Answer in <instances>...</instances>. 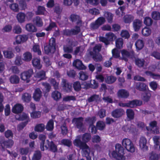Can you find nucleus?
<instances>
[{
  "label": "nucleus",
  "instance_id": "1",
  "mask_svg": "<svg viewBox=\"0 0 160 160\" xmlns=\"http://www.w3.org/2000/svg\"><path fill=\"white\" fill-rule=\"evenodd\" d=\"M91 135L89 134L85 133L82 137V138L83 142L81 141V137L80 136H77L73 141L74 145L79 147L82 149V154L87 158V160H91L92 156L94 155L93 152L90 153V149L89 147L86 144L91 138Z\"/></svg>",
  "mask_w": 160,
  "mask_h": 160
},
{
  "label": "nucleus",
  "instance_id": "2",
  "mask_svg": "<svg viewBox=\"0 0 160 160\" xmlns=\"http://www.w3.org/2000/svg\"><path fill=\"white\" fill-rule=\"evenodd\" d=\"M124 149L119 144H117L115 146V151H110L109 156L118 160H124L126 157L124 155Z\"/></svg>",
  "mask_w": 160,
  "mask_h": 160
},
{
  "label": "nucleus",
  "instance_id": "3",
  "mask_svg": "<svg viewBox=\"0 0 160 160\" xmlns=\"http://www.w3.org/2000/svg\"><path fill=\"white\" fill-rule=\"evenodd\" d=\"M122 144L126 150L131 153H133L135 151V147L132 141L128 138L123 139L122 142Z\"/></svg>",
  "mask_w": 160,
  "mask_h": 160
},
{
  "label": "nucleus",
  "instance_id": "4",
  "mask_svg": "<svg viewBox=\"0 0 160 160\" xmlns=\"http://www.w3.org/2000/svg\"><path fill=\"white\" fill-rule=\"evenodd\" d=\"M55 39L52 38L49 40L48 45L44 47L45 53L47 54H48L50 52L53 53L55 51Z\"/></svg>",
  "mask_w": 160,
  "mask_h": 160
},
{
  "label": "nucleus",
  "instance_id": "5",
  "mask_svg": "<svg viewBox=\"0 0 160 160\" xmlns=\"http://www.w3.org/2000/svg\"><path fill=\"white\" fill-rule=\"evenodd\" d=\"M105 21V18L102 17H100L98 18L94 22L91 23L90 25L91 29L95 30L97 29Z\"/></svg>",
  "mask_w": 160,
  "mask_h": 160
},
{
  "label": "nucleus",
  "instance_id": "6",
  "mask_svg": "<svg viewBox=\"0 0 160 160\" xmlns=\"http://www.w3.org/2000/svg\"><path fill=\"white\" fill-rule=\"evenodd\" d=\"M157 123L156 121H152L149 123V127H146V129L148 131L155 134L159 133V128L157 127Z\"/></svg>",
  "mask_w": 160,
  "mask_h": 160
},
{
  "label": "nucleus",
  "instance_id": "7",
  "mask_svg": "<svg viewBox=\"0 0 160 160\" xmlns=\"http://www.w3.org/2000/svg\"><path fill=\"white\" fill-rule=\"evenodd\" d=\"M142 103V101H131L129 103H128L121 102L119 103V105L121 107L133 108L141 105Z\"/></svg>",
  "mask_w": 160,
  "mask_h": 160
},
{
  "label": "nucleus",
  "instance_id": "8",
  "mask_svg": "<svg viewBox=\"0 0 160 160\" xmlns=\"http://www.w3.org/2000/svg\"><path fill=\"white\" fill-rule=\"evenodd\" d=\"M16 118L19 120H26V122H22L18 125V128L19 130H21L26 125L29 121V118L28 115L24 113H22V115L20 116L19 118H18L16 117Z\"/></svg>",
  "mask_w": 160,
  "mask_h": 160
},
{
  "label": "nucleus",
  "instance_id": "9",
  "mask_svg": "<svg viewBox=\"0 0 160 160\" xmlns=\"http://www.w3.org/2000/svg\"><path fill=\"white\" fill-rule=\"evenodd\" d=\"M33 74L32 69H29L28 71L24 72L20 75V78L22 80L26 81L27 83L29 82V78Z\"/></svg>",
  "mask_w": 160,
  "mask_h": 160
},
{
  "label": "nucleus",
  "instance_id": "10",
  "mask_svg": "<svg viewBox=\"0 0 160 160\" xmlns=\"http://www.w3.org/2000/svg\"><path fill=\"white\" fill-rule=\"evenodd\" d=\"M121 53L122 59L125 61H128V58H132L135 56L134 52L132 50L129 52L126 50L123 49L121 51Z\"/></svg>",
  "mask_w": 160,
  "mask_h": 160
},
{
  "label": "nucleus",
  "instance_id": "11",
  "mask_svg": "<svg viewBox=\"0 0 160 160\" xmlns=\"http://www.w3.org/2000/svg\"><path fill=\"white\" fill-rule=\"evenodd\" d=\"M61 85L63 89L67 92H69L71 90L72 85L66 79L62 78L61 83Z\"/></svg>",
  "mask_w": 160,
  "mask_h": 160
},
{
  "label": "nucleus",
  "instance_id": "12",
  "mask_svg": "<svg viewBox=\"0 0 160 160\" xmlns=\"http://www.w3.org/2000/svg\"><path fill=\"white\" fill-rule=\"evenodd\" d=\"M28 39V37L27 35H18L15 38V42H13V44H15V43L17 44H20L26 41Z\"/></svg>",
  "mask_w": 160,
  "mask_h": 160
},
{
  "label": "nucleus",
  "instance_id": "13",
  "mask_svg": "<svg viewBox=\"0 0 160 160\" xmlns=\"http://www.w3.org/2000/svg\"><path fill=\"white\" fill-rule=\"evenodd\" d=\"M147 140L143 137H141L139 140V146L140 149L142 151H146L148 150V147L147 145Z\"/></svg>",
  "mask_w": 160,
  "mask_h": 160
},
{
  "label": "nucleus",
  "instance_id": "14",
  "mask_svg": "<svg viewBox=\"0 0 160 160\" xmlns=\"http://www.w3.org/2000/svg\"><path fill=\"white\" fill-rule=\"evenodd\" d=\"M70 19L72 22H76L78 25H81L82 21L79 15L72 14L70 16Z\"/></svg>",
  "mask_w": 160,
  "mask_h": 160
},
{
  "label": "nucleus",
  "instance_id": "15",
  "mask_svg": "<svg viewBox=\"0 0 160 160\" xmlns=\"http://www.w3.org/2000/svg\"><path fill=\"white\" fill-rule=\"evenodd\" d=\"M142 22L141 20L136 19L132 23L133 27L135 32L138 31L142 26Z\"/></svg>",
  "mask_w": 160,
  "mask_h": 160
},
{
  "label": "nucleus",
  "instance_id": "16",
  "mask_svg": "<svg viewBox=\"0 0 160 160\" xmlns=\"http://www.w3.org/2000/svg\"><path fill=\"white\" fill-rule=\"evenodd\" d=\"M44 146L46 149H49L53 152H55L57 151V146L52 142H49L47 140L45 143Z\"/></svg>",
  "mask_w": 160,
  "mask_h": 160
},
{
  "label": "nucleus",
  "instance_id": "17",
  "mask_svg": "<svg viewBox=\"0 0 160 160\" xmlns=\"http://www.w3.org/2000/svg\"><path fill=\"white\" fill-rule=\"evenodd\" d=\"M72 64L73 66L75 67L78 69H84L86 68V67L82 63V62L78 59L75 60L73 61Z\"/></svg>",
  "mask_w": 160,
  "mask_h": 160
},
{
  "label": "nucleus",
  "instance_id": "18",
  "mask_svg": "<svg viewBox=\"0 0 160 160\" xmlns=\"http://www.w3.org/2000/svg\"><path fill=\"white\" fill-rule=\"evenodd\" d=\"M87 120L91 123L89 127V130L92 133H96L97 132L96 128L95 126L92 125L93 123L96 121L95 118L94 117L92 118H89Z\"/></svg>",
  "mask_w": 160,
  "mask_h": 160
},
{
  "label": "nucleus",
  "instance_id": "19",
  "mask_svg": "<svg viewBox=\"0 0 160 160\" xmlns=\"http://www.w3.org/2000/svg\"><path fill=\"white\" fill-rule=\"evenodd\" d=\"M136 88L140 91H145L146 90L148 86L146 84L143 82H137L135 83Z\"/></svg>",
  "mask_w": 160,
  "mask_h": 160
},
{
  "label": "nucleus",
  "instance_id": "20",
  "mask_svg": "<svg viewBox=\"0 0 160 160\" xmlns=\"http://www.w3.org/2000/svg\"><path fill=\"white\" fill-rule=\"evenodd\" d=\"M22 106L20 104H17L12 108V111L15 113H21L23 110Z\"/></svg>",
  "mask_w": 160,
  "mask_h": 160
},
{
  "label": "nucleus",
  "instance_id": "21",
  "mask_svg": "<svg viewBox=\"0 0 160 160\" xmlns=\"http://www.w3.org/2000/svg\"><path fill=\"white\" fill-rule=\"evenodd\" d=\"M3 53L4 56L8 59L12 58L14 56L12 50L11 48L8 49L7 50L4 51H3Z\"/></svg>",
  "mask_w": 160,
  "mask_h": 160
},
{
  "label": "nucleus",
  "instance_id": "22",
  "mask_svg": "<svg viewBox=\"0 0 160 160\" xmlns=\"http://www.w3.org/2000/svg\"><path fill=\"white\" fill-rule=\"evenodd\" d=\"M26 17L25 14L22 12L18 13L16 16V18L18 22L20 23H23L25 21Z\"/></svg>",
  "mask_w": 160,
  "mask_h": 160
},
{
  "label": "nucleus",
  "instance_id": "23",
  "mask_svg": "<svg viewBox=\"0 0 160 160\" xmlns=\"http://www.w3.org/2000/svg\"><path fill=\"white\" fill-rule=\"evenodd\" d=\"M32 62L34 67L38 69H40L42 67V65L41 64L40 60L39 58H34L32 61Z\"/></svg>",
  "mask_w": 160,
  "mask_h": 160
},
{
  "label": "nucleus",
  "instance_id": "24",
  "mask_svg": "<svg viewBox=\"0 0 160 160\" xmlns=\"http://www.w3.org/2000/svg\"><path fill=\"white\" fill-rule=\"evenodd\" d=\"M118 95L119 97L126 98L129 96V93L126 90L122 89L118 91Z\"/></svg>",
  "mask_w": 160,
  "mask_h": 160
},
{
  "label": "nucleus",
  "instance_id": "25",
  "mask_svg": "<svg viewBox=\"0 0 160 160\" xmlns=\"http://www.w3.org/2000/svg\"><path fill=\"white\" fill-rule=\"evenodd\" d=\"M42 92L39 88H37L33 94V98L34 100H38L42 96Z\"/></svg>",
  "mask_w": 160,
  "mask_h": 160
},
{
  "label": "nucleus",
  "instance_id": "26",
  "mask_svg": "<svg viewBox=\"0 0 160 160\" xmlns=\"http://www.w3.org/2000/svg\"><path fill=\"white\" fill-rule=\"evenodd\" d=\"M83 118H75L72 121V123L75 125L78 128H80L82 126Z\"/></svg>",
  "mask_w": 160,
  "mask_h": 160
},
{
  "label": "nucleus",
  "instance_id": "27",
  "mask_svg": "<svg viewBox=\"0 0 160 160\" xmlns=\"http://www.w3.org/2000/svg\"><path fill=\"white\" fill-rule=\"evenodd\" d=\"M124 113L122 109H117L112 112V115L113 117L117 118L121 117Z\"/></svg>",
  "mask_w": 160,
  "mask_h": 160
},
{
  "label": "nucleus",
  "instance_id": "28",
  "mask_svg": "<svg viewBox=\"0 0 160 160\" xmlns=\"http://www.w3.org/2000/svg\"><path fill=\"white\" fill-rule=\"evenodd\" d=\"M136 49L137 51L141 50L144 47V43L142 40L138 39L137 40L135 43Z\"/></svg>",
  "mask_w": 160,
  "mask_h": 160
},
{
  "label": "nucleus",
  "instance_id": "29",
  "mask_svg": "<svg viewBox=\"0 0 160 160\" xmlns=\"http://www.w3.org/2000/svg\"><path fill=\"white\" fill-rule=\"evenodd\" d=\"M51 96L54 100H58L61 99L62 94L60 92L55 90L52 92Z\"/></svg>",
  "mask_w": 160,
  "mask_h": 160
},
{
  "label": "nucleus",
  "instance_id": "30",
  "mask_svg": "<svg viewBox=\"0 0 160 160\" xmlns=\"http://www.w3.org/2000/svg\"><path fill=\"white\" fill-rule=\"evenodd\" d=\"M25 28L26 30L29 32H35L37 31V29L35 26L31 23L27 24Z\"/></svg>",
  "mask_w": 160,
  "mask_h": 160
},
{
  "label": "nucleus",
  "instance_id": "31",
  "mask_svg": "<svg viewBox=\"0 0 160 160\" xmlns=\"http://www.w3.org/2000/svg\"><path fill=\"white\" fill-rule=\"evenodd\" d=\"M9 80L11 83L16 84L19 83L20 78L18 76L16 75H13L10 77Z\"/></svg>",
  "mask_w": 160,
  "mask_h": 160
},
{
  "label": "nucleus",
  "instance_id": "32",
  "mask_svg": "<svg viewBox=\"0 0 160 160\" xmlns=\"http://www.w3.org/2000/svg\"><path fill=\"white\" fill-rule=\"evenodd\" d=\"M32 57L31 53L29 52H27L23 54L22 59L25 62H29L31 60Z\"/></svg>",
  "mask_w": 160,
  "mask_h": 160
},
{
  "label": "nucleus",
  "instance_id": "33",
  "mask_svg": "<svg viewBox=\"0 0 160 160\" xmlns=\"http://www.w3.org/2000/svg\"><path fill=\"white\" fill-rule=\"evenodd\" d=\"M45 76V72L43 71H41L37 72L35 75V77L38 79L39 80L44 79Z\"/></svg>",
  "mask_w": 160,
  "mask_h": 160
},
{
  "label": "nucleus",
  "instance_id": "34",
  "mask_svg": "<svg viewBox=\"0 0 160 160\" xmlns=\"http://www.w3.org/2000/svg\"><path fill=\"white\" fill-rule=\"evenodd\" d=\"M145 73L147 76H149L155 79H157L160 77V75L155 74L150 71H146Z\"/></svg>",
  "mask_w": 160,
  "mask_h": 160
},
{
  "label": "nucleus",
  "instance_id": "35",
  "mask_svg": "<svg viewBox=\"0 0 160 160\" xmlns=\"http://www.w3.org/2000/svg\"><path fill=\"white\" fill-rule=\"evenodd\" d=\"M122 129L126 132H133L134 131V126L132 125L124 126L122 127Z\"/></svg>",
  "mask_w": 160,
  "mask_h": 160
},
{
  "label": "nucleus",
  "instance_id": "36",
  "mask_svg": "<svg viewBox=\"0 0 160 160\" xmlns=\"http://www.w3.org/2000/svg\"><path fill=\"white\" fill-rule=\"evenodd\" d=\"M136 64L139 67H143L145 61L143 59L138 58L135 60Z\"/></svg>",
  "mask_w": 160,
  "mask_h": 160
},
{
  "label": "nucleus",
  "instance_id": "37",
  "mask_svg": "<svg viewBox=\"0 0 160 160\" xmlns=\"http://www.w3.org/2000/svg\"><path fill=\"white\" fill-rule=\"evenodd\" d=\"M116 77L112 76H108L105 78V82L108 84H112L116 80Z\"/></svg>",
  "mask_w": 160,
  "mask_h": 160
},
{
  "label": "nucleus",
  "instance_id": "38",
  "mask_svg": "<svg viewBox=\"0 0 160 160\" xmlns=\"http://www.w3.org/2000/svg\"><path fill=\"white\" fill-rule=\"evenodd\" d=\"M104 16L107 19L108 22H112L113 15L111 13L108 12H105L104 13Z\"/></svg>",
  "mask_w": 160,
  "mask_h": 160
},
{
  "label": "nucleus",
  "instance_id": "39",
  "mask_svg": "<svg viewBox=\"0 0 160 160\" xmlns=\"http://www.w3.org/2000/svg\"><path fill=\"white\" fill-rule=\"evenodd\" d=\"M33 22L38 27H41L43 25L42 20L38 16L36 17L34 19Z\"/></svg>",
  "mask_w": 160,
  "mask_h": 160
},
{
  "label": "nucleus",
  "instance_id": "40",
  "mask_svg": "<svg viewBox=\"0 0 160 160\" xmlns=\"http://www.w3.org/2000/svg\"><path fill=\"white\" fill-rule=\"evenodd\" d=\"M46 138L45 136L42 134H41L39 136V139L42 141V142L40 144V148L42 151H44V142L46 139Z\"/></svg>",
  "mask_w": 160,
  "mask_h": 160
},
{
  "label": "nucleus",
  "instance_id": "41",
  "mask_svg": "<svg viewBox=\"0 0 160 160\" xmlns=\"http://www.w3.org/2000/svg\"><path fill=\"white\" fill-rule=\"evenodd\" d=\"M54 122L52 120H50L47 123L46 128L48 131H51L53 128Z\"/></svg>",
  "mask_w": 160,
  "mask_h": 160
},
{
  "label": "nucleus",
  "instance_id": "42",
  "mask_svg": "<svg viewBox=\"0 0 160 160\" xmlns=\"http://www.w3.org/2000/svg\"><path fill=\"white\" fill-rule=\"evenodd\" d=\"M159 157V155L152 152L150 153L149 156V160H158Z\"/></svg>",
  "mask_w": 160,
  "mask_h": 160
},
{
  "label": "nucleus",
  "instance_id": "43",
  "mask_svg": "<svg viewBox=\"0 0 160 160\" xmlns=\"http://www.w3.org/2000/svg\"><path fill=\"white\" fill-rule=\"evenodd\" d=\"M45 129V125L43 124L37 125L35 128V130L38 132H42Z\"/></svg>",
  "mask_w": 160,
  "mask_h": 160
},
{
  "label": "nucleus",
  "instance_id": "44",
  "mask_svg": "<svg viewBox=\"0 0 160 160\" xmlns=\"http://www.w3.org/2000/svg\"><path fill=\"white\" fill-rule=\"evenodd\" d=\"M123 39L121 38L117 39L116 41V46L117 48L120 49L122 47Z\"/></svg>",
  "mask_w": 160,
  "mask_h": 160
},
{
  "label": "nucleus",
  "instance_id": "45",
  "mask_svg": "<svg viewBox=\"0 0 160 160\" xmlns=\"http://www.w3.org/2000/svg\"><path fill=\"white\" fill-rule=\"evenodd\" d=\"M13 144V141L12 140H9L7 141H6L3 144H1V146L3 147V145L6 148H10L12 147Z\"/></svg>",
  "mask_w": 160,
  "mask_h": 160
},
{
  "label": "nucleus",
  "instance_id": "46",
  "mask_svg": "<svg viewBox=\"0 0 160 160\" xmlns=\"http://www.w3.org/2000/svg\"><path fill=\"white\" fill-rule=\"evenodd\" d=\"M46 12L47 11L44 7L39 6L38 7L37 14L38 15H45L46 13Z\"/></svg>",
  "mask_w": 160,
  "mask_h": 160
},
{
  "label": "nucleus",
  "instance_id": "47",
  "mask_svg": "<svg viewBox=\"0 0 160 160\" xmlns=\"http://www.w3.org/2000/svg\"><path fill=\"white\" fill-rule=\"evenodd\" d=\"M142 34L145 36H149L151 33V30L147 28H144L142 29Z\"/></svg>",
  "mask_w": 160,
  "mask_h": 160
},
{
  "label": "nucleus",
  "instance_id": "48",
  "mask_svg": "<svg viewBox=\"0 0 160 160\" xmlns=\"http://www.w3.org/2000/svg\"><path fill=\"white\" fill-rule=\"evenodd\" d=\"M79 78L82 80H86L88 78V75L86 72L80 71L79 73Z\"/></svg>",
  "mask_w": 160,
  "mask_h": 160
},
{
  "label": "nucleus",
  "instance_id": "49",
  "mask_svg": "<svg viewBox=\"0 0 160 160\" xmlns=\"http://www.w3.org/2000/svg\"><path fill=\"white\" fill-rule=\"evenodd\" d=\"M41 154L40 151H36L32 158V160H39L41 158Z\"/></svg>",
  "mask_w": 160,
  "mask_h": 160
},
{
  "label": "nucleus",
  "instance_id": "50",
  "mask_svg": "<svg viewBox=\"0 0 160 160\" xmlns=\"http://www.w3.org/2000/svg\"><path fill=\"white\" fill-rule=\"evenodd\" d=\"M126 113L128 118L130 120L133 119L134 116V112L131 109H127Z\"/></svg>",
  "mask_w": 160,
  "mask_h": 160
},
{
  "label": "nucleus",
  "instance_id": "51",
  "mask_svg": "<svg viewBox=\"0 0 160 160\" xmlns=\"http://www.w3.org/2000/svg\"><path fill=\"white\" fill-rule=\"evenodd\" d=\"M152 18L155 20L160 19V13L157 11H153L152 14Z\"/></svg>",
  "mask_w": 160,
  "mask_h": 160
},
{
  "label": "nucleus",
  "instance_id": "52",
  "mask_svg": "<svg viewBox=\"0 0 160 160\" xmlns=\"http://www.w3.org/2000/svg\"><path fill=\"white\" fill-rule=\"evenodd\" d=\"M73 87L74 89L76 91H79L81 89V85L79 82L76 81L73 83Z\"/></svg>",
  "mask_w": 160,
  "mask_h": 160
},
{
  "label": "nucleus",
  "instance_id": "53",
  "mask_svg": "<svg viewBox=\"0 0 160 160\" xmlns=\"http://www.w3.org/2000/svg\"><path fill=\"white\" fill-rule=\"evenodd\" d=\"M121 37L125 39H128L130 37V34L128 31L126 30H122L121 32Z\"/></svg>",
  "mask_w": 160,
  "mask_h": 160
},
{
  "label": "nucleus",
  "instance_id": "54",
  "mask_svg": "<svg viewBox=\"0 0 160 160\" xmlns=\"http://www.w3.org/2000/svg\"><path fill=\"white\" fill-rule=\"evenodd\" d=\"M81 25H78L76 26L73 29H71V32L72 35H75L78 34L80 31V27Z\"/></svg>",
  "mask_w": 160,
  "mask_h": 160
},
{
  "label": "nucleus",
  "instance_id": "55",
  "mask_svg": "<svg viewBox=\"0 0 160 160\" xmlns=\"http://www.w3.org/2000/svg\"><path fill=\"white\" fill-rule=\"evenodd\" d=\"M133 19L132 17L130 15H126L123 17L124 21L125 23H129L132 22Z\"/></svg>",
  "mask_w": 160,
  "mask_h": 160
},
{
  "label": "nucleus",
  "instance_id": "56",
  "mask_svg": "<svg viewBox=\"0 0 160 160\" xmlns=\"http://www.w3.org/2000/svg\"><path fill=\"white\" fill-rule=\"evenodd\" d=\"M13 32L16 34H20L22 32V28L19 25H15L13 28Z\"/></svg>",
  "mask_w": 160,
  "mask_h": 160
},
{
  "label": "nucleus",
  "instance_id": "57",
  "mask_svg": "<svg viewBox=\"0 0 160 160\" xmlns=\"http://www.w3.org/2000/svg\"><path fill=\"white\" fill-rule=\"evenodd\" d=\"M63 50L64 52L67 53L72 52L73 51V47L72 46L67 45L63 46Z\"/></svg>",
  "mask_w": 160,
  "mask_h": 160
},
{
  "label": "nucleus",
  "instance_id": "58",
  "mask_svg": "<svg viewBox=\"0 0 160 160\" xmlns=\"http://www.w3.org/2000/svg\"><path fill=\"white\" fill-rule=\"evenodd\" d=\"M32 49L34 52H37L38 55H41L42 52L40 49V47L38 45L36 44L34 45Z\"/></svg>",
  "mask_w": 160,
  "mask_h": 160
},
{
  "label": "nucleus",
  "instance_id": "59",
  "mask_svg": "<svg viewBox=\"0 0 160 160\" xmlns=\"http://www.w3.org/2000/svg\"><path fill=\"white\" fill-rule=\"evenodd\" d=\"M30 114L32 118H36L40 117L41 113L39 111H33Z\"/></svg>",
  "mask_w": 160,
  "mask_h": 160
},
{
  "label": "nucleus",
  "instance_id": "60",
  "mask_svg": "<svg viewBox=\"0 0 160 160\" xmlns=\"http://www.w3.org/2000/svg\"><path fill=\"white\" fill-rule=\"evenodd\" d=\"M144 23L146 25L150 26L152 24V21L150 18L147 17L144 18Z\"/></svg>",
  "mask_w": 160,
  "mask_h": 160
},
{
  "label": "nucleus",
  "instance_id": "61",
  "mask_svg": "<svg viewBox=\"0 0 160 160\" xmlns=\"http://www.w3.org/2000/svg\"><path fill=\"white\" fill-rule=\"evenodd\" d=\"M10 8L15 12H18L19 11L18 6L17 4L13 3L9 6Z\"/></svg>",
  "mask_w": 160,
  "mask_h": 160
},
{
  "label": "nucleus",
  "instance_id": "62",
  "mask_svg": "<svg viewBox=\"0 0 160 160\" xmlns=\"http://www.w3.org/2000/svg\"><path fill=\"white\" fill-rule=\"evenodd\" d=\"M142 97L144 100H148L151 97V94L149 92H146L142 94Z\"/></svg>",
  "mask_w": 160,
  "mask_h": 160
},
{
  "label": "nucleus",
  "instance_id": "63",
  "mask_svg": "<svg viewBox=\"0 0 160 160\" xmlns=\"http://www.w3.org/2000/svg\"><path fill=\"white\" fill-rule=\"evenodd\" d=\"M22 61L21 57L19 56H17L14 61V63L18 66H20L22 63Z\"/></svg>",
  "mask_w": 160,
  "mask_h": 160
},
{
  "label": "nucleus",
  "instance_id": "64",
  "mask_svg": "<svg viewBox=\"0 0 160 160\" xmlns=\"http://www.w3.org/2000/svg\"><path fill=\"white\" fill-rule=\"evenodd\" d=\"M153 139L156 145L158 146L160 149V137L158 136H154Z\"/></svg>",
  "mask_w": 160,
  "mask_h": 160
}]
</instances>
